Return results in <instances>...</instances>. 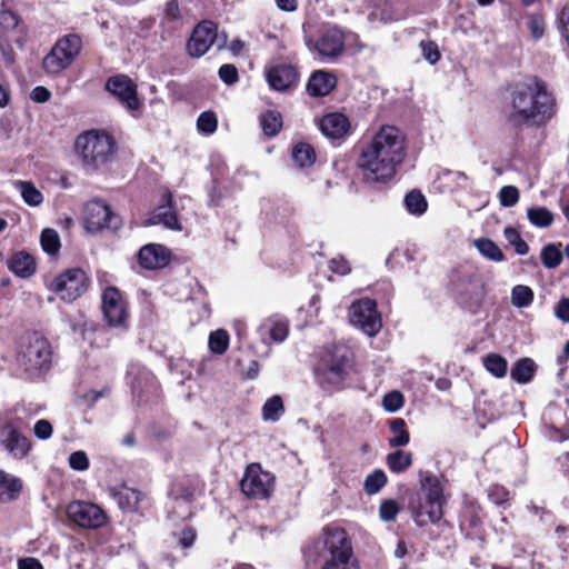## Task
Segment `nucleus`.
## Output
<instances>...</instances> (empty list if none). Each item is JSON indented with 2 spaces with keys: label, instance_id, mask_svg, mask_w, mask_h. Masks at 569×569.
<instances>
[{
  "label": "nucleus",
  "instance_id": "nucleus-23",
  "mask_svg": "<svg viewBox=\"0 0 569 569\" xmlns=\"http://www.w3.org/2000/svg\"><path fill=\"white\" fill-rule=\"evenodd\" d=\"M349 128L350 122L342 113H329L320 120L321 132L331 139L342 138Z\"/></svg>",
  "mask_w": 569,
  "mask_h": 569
},
{
  "label": "nucleus",
  "instance_id": "nucleus-7",
  "mask_svg": "<svg viewBox=\"0 0 569 569\" xmlns=\"http://www.w3.org/2000/svg\"><path fill=\"white\" fill-rule=\"evenodd\" d=\"M274 477L261 469L259 463L247 467L240 481L241 491L249 498L266 500L272 495Z\"/></svg>",
  "mask_w": 569,
  "mask_h": 569
},
{
  "label": "nucleus",
  "instance_id": "nucleus-53",
  "mask_svg": "<svg viewBox=\"0 0 569 569\" xmlns=\"http://www.w3.org/2000/svg\"><path fill=\"white\" fill-rule=\"evenodd\" d=\"M329 269L338 274H348L351 270L349 262L343 257H336L329 261Z\"/></svg>",
  "mask_w": 569,
  "mask_h": 569
},
{
  "label": "nucleus",
  "instance_id": "nucleus-64",
  "mask_svg": "<svg viewBox=\"0 0 569 569\" xmlns=\"http://www.w3.org/2000/svg\"><path fill=\"white\" fill-rule=\"evenodd\" d=\"M9 100H10L9 90H8L7 86H6V83H3L0 80V107L3 108L6 106H8Z\"/></svg>",
  "mask_w": 569,
  "mask_h": 569
},
{
  "label": "nucleus",
  "instance_id": "nucleus-58",
  "mask_svg": "<svg viewBox=\"0 0 569 569\" xmlns=\"http://www.w3.org/2000/svg\"><path fill=\"white\" fill-rule=\"evenodd\" d=\"M18 569H43V566L38 559L28 557L19 559Z\"/></svg>",
  "mask_w": 569,
  "mask_h": 569
},
{
  "label": "nucleus",
  "instance_id": "nucleus-24",
  "mask_svg": "<svg viewBox=\"0 0 569 569\" xmlns=\"http://www.w3.org/2000/svg\"><path fill=\"white\" fill-rule=\"evenodd\" d=\"M337 84V79L333 74L327 71H316L311 74L307 90L310 96L322 97L327 96Z\"/></svg>",
  "mask_w": 569,
  "mask_h": 569
},
{
  "label": "nucleus",
  "instance_id": "nucleus-63",
  "mask_svg": "<svg viewBox=\"0 0 569 569\" xmlns=\"http://www.w3.org/2000/svg\"><path fill=\"white\" fill-rule=\"evenodd\" d=\"M260 370L259 362L256 360H251L249 367L246 371V377L249 379H254L258 377Z\"/></svg>",
  "mask_w": 569,
  "mask_h": 569
},
{
  "label": "nucleus",
  "instance_id": "nucleus-40",
  "mask_svg": "<svg viewBox=\"0 0 569 569\" xmlns=\"http://www.w3.org/2000/svg\"><path fill=\"white\" fill-rule=\"evenodd\" d=\"M387 483L385 471L377 469L369 473L363 482V490L367 495L378 493Z\"/></svg>",
  "mask_w": 569,
  "mask_h": 569
},
{
  "label": "nucleus",
  "instance_id": "nucleus-12",
  "mask_svg": "<svg viewBox=\"0 0 569 569\" xmlns=\"http://www.w3.org/2000/svg\"><path fill=\"white\" fill-rule=\"evenodd\" d=\"M106 90L129 111H136L141 106L137 93V84L126 74L110 77L106 82Z\"/></svg>",
  "mask_w": 569,
  "mask_h": 569
},
{
  "label": "nucleus",
  "instance_id": "nucleus-17",
  "mask_svg": "<svg viewBox=\"0 0 569 569\" xmlns=\"http://www.w3.org/2000/svg\"><path fill=\"white\" fill-rule=\"evenodd\" d=\"M144 226L163 224L171 230H181L182 227L172 210V196L166 191L162 196V203L159 204L144 220Z\"/></svg>",
  "mask_w": 569,
  "mask_h": 569
},
{
  "label": "nucleus",
  "instance_id": "nucleus-19",
  "mask_svg": "<svg viewBox=\"0 0 569 569\" xmlns=\"http://www.w3.org/2000/svg\"><path fill=\"white\" fill-rule=\"evenodd\" d=\"M169 258L170 253L168 249L161 244H146L138 253L140 266L150 270L164 267Z\"/></svg>",
  "mask_w": 569,
  "mask_h": 569
},
{
  "label": "nucleus",
  "instance_id": "nucleus-9",
  "mask_svg": "<svg viewBox=\"0 0 569 569\" xmlns=\"http://www.w3.org/2000/svg\"><path fill=\"white\" fill-rule=\"evenodd\" d=\"M89 286L86 272L80 268L69 269L51 283V289L64 301L71 302L83 295Z\"/></svg>",
  "mask_w": 569,
  "mask_h": 569
},
{
  "label": "nucleus",
  "instance_id": "nucleus-14",
  "mask_svg": "<svg viewBox=\"0 0 569 569\" xmlns=\"http://www.w3.org/2000/svg\"><path fill=\"white\" fill-rule=\"evenodd\" d=\"M217 39V26L212 21H202L193 30L187 50L191 57H202Z\"/></svg>",
  "mask_w": 569,
  "mask_h": 569
},
{
  "label": "nucleus",
  "instance_id": "nucleus-16",
  "mask_svg": "<svg viewBox=\"0 0 569 569\" xmlns=\"http://www.w3.org/2000/svg\"><path fill=\"white\" fill-rule=\"evenodd\" d=\"M102 311L110 326H120L127 319L126 303L114 287H109L103 291Z\"/></svg>",
  "mask_w": 569,
  "mask_h": 569
},
{
  "label": "nucleus",
  "instance_id": "nucleus-4",
  "mask_svg": "<svg viewBox=\"0 0 569 569\" xmlns=\"http://www.w3.org/2000/svg\"><path fill=\"white\" fill-rule=\"evenodd\" d=\"M318 545L323 548L322 569H360L345 529L335 526L323 528Z\"/></svg>",
  "mask_w": 569,
  "mask_h": 569
},
{
  "label": "nucleus",
  "instance_id": "nucleus-13",
  "mask_svg": "<svg viewBox=\"0 0 569 569\" xmlns=\"http://www.w3.org/2000/svg\"><path fill=\"white\" fill-rule=\"evenodd\" d=\"M68 517L83 528H99L106 523L104 511L97 505L84 501H72L67 508Z\"/></svg>",
  "mask_w": 569,
  "mask_h": 569
},
{
  "label": "nucleus",
  "instance_id": "nucleus-18",
  "mask_svg": "<svg viewBox=\"0 0 569 569\" xmlns=\"http://www.w3.org/2000/svg\"><path fill=\"white\" fill-rule=\"evenodd\" d=\"M0 439L1 445L14 458H23L30 449L29 440L12 425H6L1 429Z\"/></svg>",
  "mask_w": 569,
  "mask_h": 569
},
{
  "label": "nucleus",
  "instance_id": "nucleus-54",
  "mask_svg": "<svg viewBox=\"0 0 569 569\" xmlns=\"http://www.w3.org/2000/svg\"><path fill=\"white\" fill-rule=\"evenodd\" d=\"M33 431L37 438L47 440L52 436V426L48 420H38L33 427Z\"/></svg>",
  "mask_w": 569,
  "mask_h": 569
},
{
  "label": "nucleus",
  "instance_id": "nucleus-32",
  "mask_svg": "<svg viewBox=\"0 0 569 569\" xmlns=\"http://www.w3.org/2000/svg\"><path fill=\"white\" fill-rule=\"evenodd\" d=\"M292 159L300 168L310 167L316 160V153L310 144L300 142L292 149Z\"/></svg>",
  "mask_w": 569,
  "mask_h": 569
},
{
  "label": "nucleus",
  "instance_id": "nucleus-1",
  "mask_svg": "<svg viewBox=\"0 0 569 569\" xmlns=\"http://www.w3.org/2000/svg\"><path fill=\"white\" fill-rule=\"evenodd\" d=\"M553 98L546 84L530 78L513 86L503 106V114L513 127L541 126L551 118Z\"/></svg>",
  "mask_w": 569,
  "mask_h": 569
},
{
  "label": "nucleus",
  "instance_id": "nucleus-52",
  "mask_svg": "<svg viewBox=\"0 0 569 569\" xmlns=\"http://www.w3.org/2000/svg\"><path fill=\"white\" fill-rule=\"evenodd\" d=\"M218 73L220 79L227 84H233L238 81V70L233 64H222Z\"/></svg>",
  "mask_w": 569,
  "mask_h": 569
},
{
  "label": "nucleus",
  "instance_id": "nucleus-51",
  "mask_svg": "<svg viewBox=\"0 0 569 569\" xmlns=\"http://www.w3.org/2000/svg\"><path fill=\"white\" fill-rule=\"evenodd\" d=\"M69 466L73 470L84 471L89 468V459L82 450L74 451L69 456Z\"/></svg>",
  "mask_w": 569,
  "mask_h": 569
},
{
  "label": "nucleus",
  "instance_id": "nucleus-29",
  "mask_svg": "<svg viewBox=\"0 0 569 569\" xmlns=\"http://www.w3.org/2000/svg\"><path fill=\"white\" fill-rule=\"evenodd\" d=\"M386 463L390 471L399 473L407 470L412 465V455L410 452L397 450L387 456Z\"/></svg>",
  "mask_w": 569,
  "mask_h": 569
},
{
  "label": "nucleus",
  "instance_id": "nucleus-59",
  "mask_svg": "<svg viewBox=\"0 0 569 569\" xmlns=\"http://www.w3.org/2000/svg\"><path fill=\"white\" fill-rule=\"evenodd\" d=\"M194 540H196V532L193 529L189 528V529H184L181 532L179 542L183 548H189L193 545Z\"/></svg>",
  "mask_w": 569,
  "mask_h": 569
},
{
  "label": "nucleus",
  "instance_id": "nucleus-5",
  "mask_svg": "<svg viewBox=\"0 0 569 569\" xmlns=\"http://www.w3.org/2000/svg\"><path fill=\"white\" fill-rule=\"evenodd\" d=\"M52 351L49 341L37 332L23 337L18 357L20 366L30 375L48 370L51 365Z\"/></svg>",
  "mask_w": 569,
  "mask_h": 569
},
{
  "label": "nucleus",
  "instance_id": "nucleus-60",
  "mask_svg": "<svg viewBox=\"0 0 569 569\" xmlns=\"http://www.w3.org/2000/svg\"><path fill=\"white\" fill-rule=\"evenodd\" d=\"M529 26L533 38H541L545 31L543 22L539 19H531Z\"/></svg>",
  "mask_w": 569,
  "mask_h": 569
},
{
  "label": "nucleus",
  "instance_id": "nucleus-37",
  "mask_svg": "<svg viewBox=\"0 0 569 569\" xmlns=\"http://www.w3.org/2000/svg\"><path fill=\"white\" fill-rule=\"evenodd\" d=\"M475 247L478 251L489 260L502 261L505 256L499 247L490 239L480 238L473 241Z\"/></svg>",
  "mask_w": 569,
  "mask_h": 569
},
{
  "label": "nucleus",
  "instance_id": "nucleus-36",
  "mask_svg": "<svg viewBox=\"0 0 569 569\" xmlns=\"http://www.w3.org/2000/svg\"><path fill=\"white\" fill-rule=\"evenodd\" d=\"M535 363L529 358L519 360L511 369L510 376L513 380L519 383H526L531 380L533 376Z\"/></svg>",
  "mask_w": 569,
  "mask_h": 569
},
{
  "label": "nucleus",
  "instance_id": "nucleus-39",
  "mask_svg": "<svg viewBox=\"0 0 569 569\" xmlns=\"http://www.w3.org/2000/svg\"><path fill=\"white\" fill-rule=\"evenodd\" d=\"M485 368L495 377L502 378L507 373L508 362L498 353H489L483 358Z\"/></svg>",
  "mask_w": 569,
  "mask_h": 569
},
{
  "label": "nucleus",
  "instance_id": "nucleus-43",
  "mask_svg": "<svg viewBox=\"0 0 569 569\" xmlns=\"http://www.w3.org/2000/svg\"><path fill=\"white\" fill-rule=\"evenodd\" d=\"M229 346V335L223 329H218L209 336V349L211 352L222 355Z\"/></svg>",
  "mask_w": 569,
  "mask_h": 569
},
{
  "label": "nucleus",
  "instance_id": "nucleus-61",
  "mask_svg": "<svg viewBox=\"0 0 569 569\" xmlns=\"http://www.w3.org/2000/svg\"><path fill=\"white\" fill-rule=\"evenodd\" d=\"M166 16L172 20H176L180 16L179 4L176 0H170L166 7Z\"/></svg>",
  "mask_w": 569,
  "mask_h": 569
},
{
  "label": "nucleus",
  "instance_id": "nucleus-27",
  "mask_svg": "<svg viewBox=\"0 0 569 569\" xmlns=\"http://www.w3.org/2000/svg\"><path fill=\"white\" fill-rule=\"evenodd\" d=\"M421 492L425 499L445 503L443 488L436 476L428 475L421 480Z\"/></svg>",
  "mask_w": 569,
  "mask_h": 569
},
{
  "label": "nucleus",
  "instance_id": "nucleus-47",
  "mask_svg": "<svg viewBox=\"0 0 569 569\" xmlns=\"http://www.w3.org/2000/svg\"><path fill=\"white\" fill-rule=\"evenodd\" d=\"M399 512L400 506L393 499L383 500L379 507V517L382 521H393Z\"/></svg>",
  "mask_w": 569,
  "mask_h": 569
},
{
  "label": "nucleus",
  "instance_id": "nucleus-26",
  "mask_svg": "<svg viewBox=\"0 0 569 569\" xmlns=\"http://www.w3.org/2000/svg\"><path fill=\"white\" fill-rule=\"evenodd\" d=\"M8 268L18 277L28 278L36 271L34 259L24 252L13 254L8 261Z\"/></svg>",
  "mask_w": 569,
  "mask_h": 569
},
{
  "label": "nucleus",
  "instance_id": "nucleus-62",
  "mask_svg": "<svg viewBox=\"0 0 569 569\" xmlns=\"http://www.w3.org/2000/svg\"><path fill=\"white\" fill-rule=\"evenodd\" d=\"M277 7L286 12H293L298 8L297 0H274Z\"/></svg>",
  "mask_w": 569,
  "mask_h": 569
},
{
  "label": "nucleus",
  "instance_id": "nucleus-45",
  "mask_svg": "<svg viewBox=\"0 0 569 569\" xmlns=\"http://www.w3.org/2000/svg\"><path fill=\"white\" fill-rule=\"evenodd\" d=\"M506 240L510 246L515 248L516 253L525 256L529 251V247L525 240H522L520 233L511 227H508L503 231Z\"/></svg>",
  "mask_w": 569,
  "mask_h": 569
},
{
  "label": "nucleus",
  "instance_id": "nucleus-46",
  "mask_svg": "<svg viewBox=\"0 0 569 569\" xmlns=\"http://www.w3.org/2000/svg\"><path fill=\"white\" fill-rule=\"evenodd\" d=\"M218 120L213 112H202L197 120V128L200 132L211 134L217 130Z\"/></svg>",
  "mask_w": 569,
  "mask_h": 569
},
{
  "label": "nucleus",
  "instance_id": "nucleus-21",
  "mask_svg": "<svg viewBox=\"0 0 569 569\" xmlns=\"http://www.w3.org/2000/svg\"><path fill=\"white\" fill-rule=\"evenodd\" d=\"M443 505L433 500L420 498L418 505L413 507V517L419 526L435 523L439 521L442 516Z\"/></svg>",
  "mask_w": 569,
  "mask_h": 569
},
{
  "label": "nucleus",
  "instance_id": "nucleus-57",
  "mask_svg": "<svg viewBox=\"0 0 569 569\" xmlns=\"http://www.w3.org/2000/svg\"><path fill=\"white\" fill-rule=\"evenodd\" d=\"M0 23L7 29H13L18 26V17L11 11H2L0 13Z\"/></svg>",
  "mask_w": 569,
  "mask_h": 569
},
{
  "label": "nucleus",
  "instance_id": "nucleus-10",
  "mask_svg": "<svg viewBox=\"0 0 569 569\" xmlns=\"http://www.w3.org/2000/svg\"><path fill=\"white\" fill-rule=\"evenodd\" d=\"M350 322L369 337L376 336L381 327V317L377 311V305L371 299H362L353 302L349 309Z\"/></svg>",
  "mask_w": 569,
  "mask_h": 569
},
{
  "label": "nucleus",
  "instance_id": "nucleus-31",
  "mask_svg": "<svg viewBox=\"0 0 569 569\" xmlns=\"http://www.w3.org/2000/svg\"><path fill=\"white\" fill-rule=\"evenodd\" d=\"M16 187L20 191V194L27 204L31 207H38L43 202L42 193L34 187L32 182L20 180L16 182Z\"/></svg>",
  "mask_w": 569,
  "mask_h": 569
},
{
  "label": "nucleus",
  "instance_id": "nucleus-33",
  "mask_svg": "<svg viewBox=\"0 0 569 569\" xmlns=\"http://www.w3.org/2000/svg\"><path fill=\"white\" fill-rule=\"evenodd\" d=\"M260 123L266 136L274 137L282 128V117L278 111L270 110L261 114Z\"/></svg>",
  "mask_w": 569,
  "mask_h": 569
},
{
  "label": "nucleus",
  "instance_id": "nucleus-44",
  "mask_svg": "<svg viewBox=\"0 0 569 569\" xmlns=\"http://www.w3.org/2000/svg\"><path fill=\"white\" fill-rule=\"evenodd\" d=\"M42 249L49 254H56L60 249V238L56 230L44 229L40 236Z\"/></svg>",
  "mask_w": 569,
  "mask_h": 569
},
{
  "label": "nucleus",
  "instance_id": "nucleus-30",
  "mask_svg": "<svg viewBox=\"0 0 569 569\" xmlns=\"http://www.w3.org/2000/svg\"><path fill=\"white\" fill-rule=\"evenodd\" d=\"M533 290L525 284H517L511 289V303L518 309L528 308L533 302Z\"/></svg>",
  "mask_w": 569,
  "mask_h": 569
},
{
  "label": "nucleus",
  "instance_id": "nucleus-6",
  "mask_svg": "<svg viewBox=\"0 0 569 569\" xmlns=\"http://www.w3.org/2000/svg\"><path fill=\"white\" fill-rule=\"evenodd\" d=\"M82 47L81 38L67 34L59 39L51 51L43 58V69L49 74H58L66 70L78 57Z\"/></svg>",
  "mask_w": 569,
  "mask_h": 569
},
{
  "label": "nucleus",
  "instance_id": "nucleus-56",
  "mask_svg": "<svg viewBox=\"0 0 569 569\" xmlns=\"http://www.w3.org/2000/svg\"><path fill=\"white\" fill-rule=\"evenodd\" d=\"M50 97H51V92L46 87H42V86H38L31 91V99L34 102H39V103L47 102L50 99Z\"/></svg>",
  "mask_w": 569,
  "mask_h": 569
},
{
  "label": "nucleus",
  "instance_id": "nucleus-2",
  "mask_svg": "<svg viewBox=\"0 0 569 569\" xmlns=\"http://www.w3.org/2000/svg\"><path fill=\"white\" fill-rule=\"evenodd\" d=\"M405 158V137L393 126H383L363 148L359 166L369 182L390 180Z\"/></svg>",
  "mask_w": 569,
  "mask_h": 569
},
{
  "label": "nucleus",
  "instance_id": "nucleus-50",
  "mask_svg": "<svg viewBox=\"0 0 569 569\" xmlns=\"http://www.w3.org/2000/svg\"><path fill=\"white\" fill-rule=\"evenodd\" d=\"M423 58L431 64H435L440 59L438 44L433 41H421L419 44Z\"/></svg>",
  "mask_w": 569,
  "mask_h": 569
},
{
  "label": "nucleus",
  "instance_id": "nucleus-22",
  "mask_svg": "<svg viewBox=\"0 0 569 569\" xmlns=\"http://www.w3.org/2000/svg\"><path fill=\"white\" fill-rule=\"evenodd\" d=\"M297 80V72L293 67L280 64L272 67L267 72V81L269 86L278 91L288 89Z\"/></svg>",
  "mask_w": 569,
  "mask_h": 569
},
{
  "label": "nucleus",
  "instance_id": "nucleus-8",
  "mask_svg": "<svg viewBox=\"0 0 569 569\" xmlns=\"http://www.w3.org/2000/svg\"><path fill=\"white\" fill-rule=\"evenodd\" d=\"M352 369L351 353L347 348H336L325 359L320 369V378L329 386L339 387Z\"/></svg>",
  "mask_w": 569,
  "mask_h": 569
},
{
  "label": "nucleus",
  "instance_id": "nucleus-49",
  "mask_svg": "<svg viewBox=\"0 0 569 569\" xmlns=\"http://www.w3.org/2000/svg\"><path fill=\"white\" fill-rule=\"evenodd\" d=\"M500 203L503 207H512L519 200V190L513 186H505L499 191Z\"/></svg>",
  "mask_w": 569,
  "mask_h": 569
},
{
  "label": "nucleus",
  "instance_id": "nucleus-42",
  "mask_svg": "<svg viewBox=\"0 0 569 569\" xmlns=\"http://www.w3.org/2000/svg\"><path fill=\"white\" fill-rule=\"evenodd\" d=\"M562 261L560 248L553 243L545 246L541 250V262L548 269L557 268Z\"/></svg>",
  "mask_w": 569,
  "mask_h": 569
},
{
  "label": "nucleus",
  "instance_id": "nucleus-55",
  "mask_svg": "<svg viewBox=\"0 0 569 569\" xmlns=\"http://www.w3.org/2000/svg\"><path fill=\"white\" fill-rule=\"evenodd\" d=\"M555 316L562 322L569 323V298H561L555 307Z\"/></svg>",
  "mask_w": 569,
  "mask_h": 569
},
{
  "label": "nucleus",
  "instance_id": "nucleus-3",
  "mask_svg": "<svg viewBox=\"0 0 569 569\" xmlns=\"http://www.w3.org/2000/svg\"><path fill=\"white\" fill-rule=\"evenodd\" d=\"M74 150L84 170L94 172L107 164L116 150V144L106 131L91 129L77 137Z\"/></svg>",
  "mask_w": 569,
  "mask_h": 569
},
{
  "label": "nucleus",
  "instance_id": "nucleus-25",
  "mask_svg": "<svg viewBox=\"0 0 569 569\" xmlns=\"http://www.w3.org/2000/svg\"><path fill=\"white\" fill-rule=\"evenodd\" d=\"M22 489L21 480L4 471H0V502H10L19 497Z\"/></svg>",
  "mask_w": 569,
  "mask_h": 569
},
{
  "label": "nucleus",
  "instance_id": "nucleus-20",
  "mask_svg": "<svg viewBox=\"0 0 569 569\" xmlns=\"http://www.w3.org/2000/svg\"><path fill=\"white\" fill-rule=\"evenodd\" d=\"M259 335L264 343L283 342L289 333L288 322L279 317L266 319L259 327Z\"/></svg>",
  "mask_w": 569,
  "mask_h": 569
},
{
  "label": "nucleus",
  "instance_id": "nucleus-11",
  "mask_svg": "<svg viewBox=\"0 0 569 569\" xmlns=\"http://www.w3.org/2000/svg\"><path fill=\"white\" fill-rule=\"evenodd\" d=\"M84 224L90 232H98L104 229L116 231L121 226V219L111 211L109 206L101 200L94 199L84 207Z\"/></svg>",
  "mask_w": 569,
  "mask_h": 569
},
{
  "label": "nucleus",
  "instance_id": "nucleus-34",
  "mask_svg": "<svg viewBox=\"0 0 569 569\" xmlns=\"http://www.w3.org/2000/svg\"><path fill=\"white\" fill-rule=\"evenodd\" d=\"M284 413V406L280 396H272L262 407V419L264 421H278Z\"/></svg>",
  "mask_w": 569,
  "mask_h": 569
},
{
  "label": "nucleus",
  "instance_id": "nucleus-15",
  "mask_svg": "<svg viewBox=\"0 0 569 569\" xmlns=\"http://www.w3.org/2000/svg\"><path fill=\"white\" fill-rule=\"evenodd\" d=\"M325 59L333 60L340 57L345 49V36L338 28H328L322 31L320 37L310 47Z\"/></svg>",
  "mask_w": 569,
  "mask_h": 569
},
{
  "label": "nucleus",
  "instance_id": "nucleus-48",
  "mask_svg": "<svg viewBox=\"0 0 569 569\" xmlns=\"http://www.w3.org/2000/svg\"><path fill=\"white\" fill-rule=\"evenodd\" d=\"M383 408L389 412H396L403 406V396L399 391H390L382 399Z\"/></svg>",
  "mask_w": 569,
  "mask_h": 569
},
{
  "label": "nucleus",
  "instance_id": "nucleus-28",
  "mask_svg": "<svg viewBox=\"0 0 569 569\" xmlns=\"http://www.w3.org/2000/svg\"><path fill=\"white\" fill-rule=\"evenodd\" d=\"M390 431L392 437L389 438L390 447H403L409 443L410 435L406 428V421L401 418H396L390 422Z\"/></svg>",
  "mask_w": 569,
  "mask_h": 569
},
{
  "label": "nucleus",
  "instance_id": "nucleus-41",
  "mask_svg": "<svg viewBox=\"0 0 569 569\" xmlns=\"http://www.w3.org/2000/svg\"><path fill=\"white\" fill-rule=\"evenodd\" d=\"M141 499V492L133 489L126 488L124 490L118 493L119 506L124 511L136 510Z\"/></svg>",
  "mask_w": 569,
  "mask_h": 569
},
{
  "label": "nucleus",
  "instance_id": "nucleus-38",
  "mask_svg": "<svg viewBox=\"0 0 569 569\" xmlns=\"http://www.w3.org/2000/svg\"><path fill=\"white\" fill-rule=\"evenodd\" d=\"M405 206L409 213L415 216H421L428 208V202L425 196L418 191L412 190L405 197Z\"/></svg>",
  "mask_w": 569,
  "mask_h": 569
},
{
  "label": "nucleus",
  "instance_id": "nucleus-35",
  "mask_svg": "<svg viewBox=\"0 0 569 569\" xmlns=\"http://www.w3.org/2000/svg\"><path fill=\"white\" fill-rule=\"evenodd\" d=\"M527 217L530 223L538 228H547L553 222V213L546 207L529 208Z\"/></svg>",
  "mask_w": 569,
  "mask_h": 569
}]
</instances>
